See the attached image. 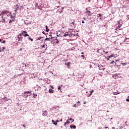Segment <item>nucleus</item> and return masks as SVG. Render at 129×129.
I'll return each instance as SVG.
<instances>
[{"label": "nucleus", "instance_id": "obj_44", "mask_svg": "<svg viewBox=\"0 0 129 129\" xmlns=\"http://www.w3.org/2000/svg\"><path fill=\"white\" fill-rule=\"evenodd\" d=\"M0 52H2V47H0Z\"/></svg>", "mask_w": 129, "mask_h": 129}, {"label": "nucleus", "instance_id": "obj_3", "mask_svg": "<svg viewBox=\"0 0 129 129\" xmlns=\"http://www.w3.org/2000/svg\"><path fill=\"white\" fill-rule=\"evenodd\" d=\"M18 41H20L22 42L23 41V37H22V34H19L18 35V37L17 38Z\"/></svg>", "mask_w": 129, "mask_h": 129}, {"label": "nucleus", "instance_id": "obj_50", "mask_svg": "<svg viewBox=\"0 0 129 129\" xmlns=\"http://www.w3.org/2000/svg\"><path fill=\"white\" fill-rule=\"evenodd\" d=\"M81 54H84V52H82Z\"/></svg>", "mask_w": 129, "mask_h": 129}, {"label": "nucleus", "instance_id": "obj_55", "mask_svg": "<svg viewBox=\"0 0 129 129\" xmlns=\"http://www.w3.org/2000/svg\"><path fill=\"white\" fill-rule=\"evenodd\" d=\"M62 119H61L60 120V121H62Z\"/></svg>", "mask_w": 129, "mask_h": 129}, {"label": "nucleus", "instance_id": "obj_32", "mask_svg": "<svg viewBox=\"0 0 129 129\" xmlns=\"http://www.w3.org/2000/svg\"><path fill=\"white\" fill-rule=\"evenodd\" d=\"M73 128H76V125H73Z\"/></svg>", "mask_w": 129, "mask_h": 129}, {"label": "nucleus", "instance_id": "obj_12", "mask_svg": "<svg viewBox=\"0 0 129 129\" xmlns=\"http://www.w3.org/2000/svg\"><path fill=\"white\" fill-rule=\"evenodd\" d=\"M28 39L29 40V41H31V42H33L34 41V39L31 38V37H30V35H29L28 36Z\"/></svg>", "mask_w": 129, "mask_h": 129}, {"label": "nucleus", "instance_id": "obj_15", "mask_svg": "<svg viewBox=\"0 0 129 129\" xmlns=\"http://www.w3.org/2000/svg\"><path fill=\"white\" fill-rule=\"evenodd\" d=\"M48 113V112L47 111H44V113H42V115H45V114H47Z\"/></svg>", "mask_w": 129, "mask_h": 129}, {"label": "nucleus", "instance_id": "obj_42", "mask_svg": "<svg viewBox=\"0 0 129 129\" xmlns=\"http://www.w3.org/2000/svg\"><path fill=\"white\" fill-rule=\"evenodd\" d=\"M42 34H43L44 35H45V32L43 31V32H42Z\"/></svg>", "mask_w": 129, "mask_h": 129}, {"label": "nucleus", "instance_id": "obj_10", "mask_svg": "<svg viewBox=\"0 0 129 129\" xmlns=\"http://www.w3.org/2000/svg\"><path fill=\"white\" fill-rule=\"evenodd\" d=\"M52 122L53 124H54L55 125H57V122L54 121V120H52Z\"/></svg>", "mask_w": 129, "mask_h": 129}, {"label": "nucleus", "instance_id": "obj_36", "mask_svg": "<svg viewBox=\"0 0 129 129\" xmlns=\"http://www.w3.org/2000/svg\"><path fill=\"white\" fill-rule=\"evenodd\" d=\"M126 122H127V121H126L125 122V125H126Z\"/></svg>", "mask_w": 129, "mask_h": 129}, {"label": "nucleus", "instance_id": "obj_40", "mask_svg": "<svg viewBox=\"0 0 129 129\" xmlns=\"http://www.w3.org/2000/svg\"><path fill=\"white\" fill-rule=\"evenodd\" d=\"M82 24H85V22H84V21H82Z\"/></svg>", "mask_w": 129, "mask_h": 129}, {"label": "nucleus", "instance_id": "obj_30", "mask_svg": "<svg viewBox=\"0 0 129 129\" xmlns=\"http://www.w3.org/2000/svg\"><path fill=\"white\" fill-rule=\"evenodd\" d=\"M41 39H43V37L38 38L37 40H41Z\"/></svg>", "mask_w": 129, "mask_h": 129}, {"label": "nucleus", "instance_id": "obj_20", "mask_svg": "<svg viewBox=\"0 0 129 129\" xmlns=\"http://www.w3.org/2000/svg\"><path fill=\"white\" fill-rule=\"evenodd\" d=\"M68 124H69V123H70V121H69V120H68L66 121V122Z\"/></svg>", "mask_w": 129, "mask_h": 129}, {"label": "nucleus", "instance_id": "obj_1", "mask_svg": "<svg viewBox=\"0 0 129 129\" xmlns=\"http://www.w3.org/2000/svg\"><path fill=\"white\" fill-rule=\"evenodd\" d=\"M31 93L30 92H25L24 93V97H25V98H26V97H28V96H30V95H31Z\"/></svg>", "mask_w": 129, "mask_h": 129}, {"label": "nucleus", "instance_id": "obj_41", "mask_svg": "<svg viewBox=\"0 0 129 129\" xmlns=\"http://www.w3.org/2000/svg\"><path fill=\"white\" fill-rule=\"evenodd\" d=\"M78 103H80L79 105H80V101H78Z\"/></svg>", "mask_w": 129, "mask_h": 129}, {"label": "nucleus", "instance_id": "obj_6", "mask_svg": "<svg viewBox=\"0 0 129 129\" xmlns=\"http://www.w3.org/2000/svg\"><path fill=\"white\" fill-rule=\"evenodd\" d=\"M8 13L7 11H3L1 14H0V16H2V15H6Z\"/></svg>", "mask_w": 129, "mask_h": 129}, {"label": "nucleus", "instance_id": "obj_16", "mask_svg": "<svg viewBox=\"0 0 129 129\" xmlns=\"http://www.w3.org/2000/svg\"><path fill=\"white\" fill-rule=\"evenodd\" d=\"M45 28L46 29V32H48L49 31H50V30L48 28V26H46Z\"/></svg>", "mask_w": 129, "mask_h": 129}, {"label": "nucleus", "instance_id": "obj_52", "mask_svg": "<svg viewBox=\"0 0 129 129\" xmlns=\"http://www.w3.org/2000/svg\"><path fill=\"white\" fill-rule=\"evenodd\" d=\"M3 41V40L0 39V42H2Z\"/></svg>", "mask_w": 129, "mask_h": 129}, {"label": "nucleus", "instance_id": "obj_48", "mask_svg": "<svg viewBox=\"0 0 129 129\" xmlns=\"http://www.w3.org/2000/svg\"><path fill=\"white\" fill-rule=\"evenodd\" d=\"M23 126H24V127H26V126L25 125V124L23 125Z\"/></svg>", "mask_w": 129, "mask_h": 129}, {"label": "nucleus", "instance_id": "obj_9", "mask_svg": "<svg viewBox=\"0 0 129 129\" xmlns=\"http://www.w3.org/2000/svg\"><path fill=\"white\" fill-rule=\"evenodd\" d=\"M49 93H54V90L49 89Z\"/></svg>", "mask_w": 129, "mask_h": 129}, {"label": "nucleus", "instance_id": "obj_11", "mask_svg": "<svg viewBox=\"0 0 129 129\" xmlns=\"http://www.w3.org/2000/svg\"><path fill=\"white\" fill-rule=\"evenodd\" d=\"M54 42L55 43V44H58L59 43V40L57 39H54Z\"/></svg>", "mask_w": 129, "mask_h": 129}, {"label": "nucleus", "instance_id": "obj_38", "mask_svg": "<svg viewBox=\"0 0 129 129\" xmlns=\"http://www.w3.org/2000/svg\"><path fill=\"white\" fill-rule=\"evenodd\" d=\"M42 48H45V45H43L42 46Z\"/></svg>", "mask_w": 129, "mask_h": 129}, {"label": "nucleus", "instance_id": "obj_7", "mask_svg": "<svg viewBox=\"0 0 129 129\" xmlns=\"http://www.w3.org/2000/svg\"><path fill=\"white\" fill-rule=\"evenodd\" d=\"M74 24H75V23L74 22H72L70 24V26H72V28H75V26L74 25Z\"/></svg>", "mask_w": 129, "mask_h": 129}, {"label": "nucleus", "instance_id": "obj_29", "mask_svg": "<svg viewBox=\"0 0 129 129\" xmlns=\"http://www.w3.org/2000/svg\"><path fill=\"white\" fill-rule=\"evenodd\" d=\"M98 16H99V17H102V16H101V14H98Z\"/></svg>", "mask_w": 129, "mask_h": 129}, {"label": "nucleus", "instance_id": "obj_22", "mask_svg": "<svg viewBox=\"0 0 129 129\" xmlns=\"http://www.w3.org/2000/svg\"><path fill=\"white\" fill-rule=\"evenodd\" d=\"M58 89L59 90H61V86H59L58 87Z\"/></svg>", "mask_w": 129, "mask_h": 129}, {"label": "nucleus", "instance_id": "obj_14", "mask_svg": "<svg viewBox=\"0 0 129 129\" xmlns=\"http://www.w3.org/2000/svg\"><path fill=\"white\" fill-rule=\"evenodd\" d=\"M122 66H125V65H127V64H129V62H125V63H122Z\"/></svg>", "mask_w": 129, "mask_h": 129}, {"label": "nucleus", "instance_id": "obj_34", "mask_svg": "<svg viewBox=\"0 0 129 129\" xmlns=\"http://www.w3.org/2000/svg\"><path fill=\"white\" fill-rule=\"evenodd\" d=\"M126 101H127V102H129V99H126Z\"/></svg>", "mask_w": 129, "mask_h": 129}, {"label": "nucleus", "instance_id": "obj_13", "mask_svg": "<svg viewBox=\"0 0 129 129\" xmlns=\"http://www.w3.org/2000/svg\"><path fill=\"white\" fill-rule=\"evenodd\" d=\"M78 106H79V104H75L74 105V107H78Z\"/></svg>", "mask_w": 129, "mask_h": 129}, {"label": "nucleus", "instance_id": "obj_56", "mask_svg": "<svg viewBox=\"0 0 129 129\" xmlns=\"http://www.w3.org/2000/svg\"><path fill=\"white\" fill-rule=\"evenodd\" d=\"M62 127H63L61 126V128H62Z\"/></svg>", "mask_w": 129, "mask_h": 129}, {"label": "nucleus", "instance_id": "obj_47", "mask_svg": "<svg viewBox=\"0 0 129 129\" xmlns=\"http://www.w3.org/2000/svg\"><path fill=\"white\" fill-rule=\"evenodd\" d=\"M84 104H86V102L85 101V102H84Z\"/></svg>", "mask_w": 129, "mask_h": 129}, {"label": "nucleus", "instance_id": "obj_33", "mask_svg": "<svg viewBox=\"0 0 129 129\" xmlns=\"http://www.w3.org/2000/svg\"><path fill=\"white\" fill-rule=\"evenodd\" d=\"M3 44H5V43H6V40H4L2 42Z\"/></svg>", "mask_w": 129, "mask_h": 129}, {"label": "nucleus", "instance_id": "obj_57", "mask_svg": "<svg viewBox=\"0 0 129 129\" xmlns=\"http://www.w3.org/2000/svg\"><path fill=\"white\" fill-rule=\"evenodd\" d=\"M86 93H88V92H86Z\"/></svg>", "mask_w": 129, "mask_h": 129}, {"label": "nucleus", "instance_id": "obj_39", "mask_svg": "<svg viewBox=\"0 0 129 129\" xmlns=\"http://www.w3.org/2000/svg\"><path fill=\"white\" fill-rule=\"evenodd\" d=\"M56 123H57V122H59V120H56Z\"/></svg>", "mask_w": 129, "mask_h": 129}, {"label": "nucleus", "instance_id": "obj_45", "mask_svg": "<svg viewBox=\"0 0 129 129\" xmlns=\"http://www.w3.org/2000/svg\"><path fill=\"white\" fill-rule=\"evenodd\" d=\"M97 52V53H99V49H98Z\"/></svg>", "mask_w": 129, "mask_h": 129}, {"label": "nucleus", "instance_id": "obj_43", "mask_svg": "<svg viewBox=\"0 0 129 129\" xmlns=\"http://www.w3.org/2000/svg\"><path fill=\"white\" fill-rule=\"evenodd\" d=\"M74 49H75V47H73V48H72V50H74Z\"/></svg>", "mask_w": 129, "mask_h": 129}, {"label": "nucleus", "instance_id": "obj_2", "mask_svg": "<svg viewBox=\"0 0 129 129\" xmlns=\"http://www.w3.org/2000/svg\"><path fill=\"white\" fill-rule=\"evenodd\" d=\"M23 37H29V34H27V32L26 31H22V33L21 34Z\"/></svg>", "mask_w": 129, "mask_h": 129}, {"label": "nucleus", "instance_id": "obj_54", "mask_svg": "<svg viewBox=\"0 0 129 129\" xmlns=\"http://www.w3.org/2000/svg\"><path fill=\"white\" fill-rule=\"evenodd\" d=\"M112 128H113V129H114V127H113Z\"/></svg>", "mask_w": 129, "mask_h": 129}, {"label": "nucleus", "instance_id": "obj_37", "mask_svg": "<svg viewBox=\"0 0 129 129\" xmlns=\"http://www.w3.org/2000/svg\"><path fill=\"white\" fill-rule=\"evenodd\" d=\"M87 13H91V12H90V11H88L87 12Z\"/></svg>", "mask_w": 129, "mask_h": 129}, {"label": "nucleus", "instance_id": "obj_24", "mask_svg": "<svg viewBox=\"0 0 129 129\" xmlns=\"http://www.w3.org/2000/svg\"><path fill=\"white\" fill-rule=\"evenodd\" d=\"M45 41H49V40H50V38H46Z\"/></svg>", "mask_w": 129, "mask_h": 129}, {"label": "nucleus", "instance_id": "obj_59", "mask_svg": "<svg viewBox=\"0 0 129 129\" xmlns=\"http://www.w3.org/2000/svg\"><path fill=\"white\" fill-rule=\"evenodd\" d=\"M73 22H75V20H73Z\"/></svg>", "mask_w": 129, "mask_h": 129}, {"label": "nucleus", "instance_id": "obj_21", "mask_svg": "<svg viewBox=\"0 0 129 129\" xmlns=\"http://www.w3.org/2000/svg\"><path fill=\"white\" fill-rule=\"evenodd\" d=\"M81 57L82 58H83V59H84V58H85V56H84V55H82Z\"/></svg>", "mask_w": 129, "mask_h": 129}, {"label": "nucleus", "instance_id": "obj_31", "mask_svg": "<svg viewBox=\"0 0 129 129\" xmlns=\"http://www.w3.org/2000/svg\"><path fill=\"white\" fill-rule=\"evenodd\" d=\"M22 65H24L26 67V66H27V64H26L25 63H22Z\"/></svg>", "mask_w": 129, "mask_h": 129}, {"label": "nucleus", "instance_id": "obj_60", "mask_svg": "<svg viewBox=\"0 0 129 129\" xmlns=\"http://www.w3.org/2000/svg\"><path fill=\"white\" fill-rule=\"evenodd\" d=\"M60 92H62V91H60Z\"/></svg>", "mask_w": 129, "mask_h": 129}, {"label": "nucleus", "instance_id": "obj_46", "mask_svg": "<svg viewBox=\"0 0 129 129\" xmlns=\"http://www.w3.org/2000/svg\"><path fill=\"white\" fill-rule=\"evenodd\" d=\"M83 19V20H86V19L85 18V17H84Z\"/></svg>", "mask_w": 129, "mask_h": 129}, {"label": "nucleus", "instance_id": "obj_5", "mask_svg": "<svg viewBox=\"0 0 129 129\" xmlns=\"http://www.w3.org/2000/svg\"><path fill=\"white\" fill-rule=\"evenodd\" d=\"M93 92H94V90H92L90 91V93L89 95H87V97H89V96H90L91 95H92V93H93Z\"/></svg>", "mask_w": 129, "mask_h": 129}, {"label": "nucleus", "instance_id": "obj_18", "mask_svg": "<svg viewBox=\"0 0 129 129\" xmlns=\"http://www.w3.org/2000/svg\"><path fill=\"white\" fill-rule=\"evenodd\" d=\"M5 49H6V47H3L2 50H1L2 52H5Z\"/></svg>", "mask_w": 129, "mask_h": 129}, {"label": "nucleus", "instance_id": "obj_28", "mask_svg": "<svg viewBox=\"0 0 129 129\" xmlns=\"http://www.w3.org/2000/svg\"><path fill=\"white\" fill-rule=\"evenodd\" d=\"M66 124H67V123L66 122H64V126L65 127H66Z\"/></svg>", "mask_w": 129, "mask_h": 129}, {"label": "nucleus", "instance_id": "obj_53", "mask_svg": "<svg viewBox=\"0 0 129 129\" xmlns=\"http://www.w3.org/2000/svg\"><path fill=\"white\" fill-rule=\"evenodd\" d=\"M87 95H89V94H87Z\"/></svg>", "mask_w": 129, "mask_h": 129}, {"label": "nucleus", "instance_id": "obj_58", "mask_svg": "<svg viewBox=\"0 0 129 129\" xmlns=\"http://www.w3.org/2000/svg\"><path fill=\"white\" fill-rule=\"evenodd\" d=\"M89 16H91V15H90V14H89Z\"/></svg>", "mask_w": 129, "mask_h": 129}, {"label": "nucleus", "instance_id": "obj_51", "mask_svg": "<svg viewBox=\"0 0 129 129\" xmlns=\"http://www.w3.org/2000/svg\"><path fill=\"white\" fill-rule=\"evenodd\" d=\"M36 96H37V95H36V96L34 95V98H36Z\"/></svg>", "mask_w": 129, "mask_h": 129}, {"label": "nucleus", "instance_id": "obj_4", "mask_svg": "<svg viewBox=\"0 0 129 129\" xmlns=\"http://www.w3.org/2000/svg\"><path fill=\"white\" fill-rule=\"evenodd\" d=\"M67 36H69V37H70V34H69L68 32H65V33L64 34V35H63V37H67Z\"/></svg>", "mask_w": 129, "mask_h": 129}, {"label": "nucleus", "instance_id": "obj_27", "mask_svg": "<svg viewBox=\"0 0 129 129\" xmlns=\"http://www.w3.org/2000/svg\"><path fill=\"white\" fill-rule=\"evenodd\" d=\"M70 120H72V121H73H73H74V119H73V120H72V118H70Z\"/></svg>", "mask_w": 129, "mask_h": 129}, {"label": "nucleus", "instance_id": "obj_49", "mask_svg": "<svg viewBox=\"0 0 129 129\" xmlns=\"http://www.w3.org/2000/svg\"><path fill=\"white\" fill-rule=\"evenodd\" d=\"M105 129H106V128H108V127H104Z\"/></svg>", "mask_w": 129, "mask_h": 129}, {"label": "nucleus", "instance_id": "obj_25", "mask_svg": "<svg viewBox=\"0 0 129 129\" xmlns=\"http://www.w3.org/2000/svg\"><path fill=\"white\" fill-rule=\"evenodd\" d=\"M113 63H114V61H112L110 64H113Z\"/></svg>", "mask_w": 129, "mask_h": 129}, {"label": "nucleus", "instance_id": "obj_19", "mask_svg": "<svg viewBox=\"0 0 129 129\" xmlns=\"http://www.w3.org/2000/svg\"><path fill=\"white\" fill-rule=\"evenodd\" d=\"M12 22H15V20H10V21H9V24H11V23Z\"/></svg>", "mask_w": 129, "mask_h": 129}, {"label": "nucleus", "instance_id": "obj_8", "mask_svg": "<svg viewBox=\"0 0 129 129\" xmlns=\"http://www.w3.org/2000/svg\"><path fill=\"white\" fill-rule=\"evenodd\" d=\"M99 69L100 70H102V71H104V70H105V69H104L102 68V67H100L99 66Z\"/></svg>", "mask_w": 129, "mask_h": 129}, {"label": "nucleus", "instance_id": "obj_17", "mask_svg": "<svg viewBox=\"0 0 129 129\" xmlns=\"http://www.w3.org/2000/svg\"><path fill=\"white\" fill-rule=\"evenodd\" d=\"M66 65H67L68 68H69V67H70V62H68V63L66 64Z\"/></svg>", "mask_w": 129, "mask_h": 129}, {"label": "nucleus", "instance_id": "obj_23", "mask_svg": "<svg viewBox=\"0 0 129 129\" xmlns=\"http://www.w3.org/2000/svg\"><path fill=\"white\" fill-rule=\"evenodd\" d=\"M3 20H4V22H6L5 20V17H4V16H2Z\"/></svg>", "mask_w": 129, "mask_h": 129}, {"label": "nucleus", "instance_id": "obj_35", "mask_svg": "<svg viewBox=\"0 0 129 129\" xmlns=\"http://www.w3.org/2000/svg\"><path fill=\"white\" fill-rule=\"evenodd\" d=\"M70 127H71V128H72V127H73V126L72 125H71Z\"/></svg>", "mask_w": 129, "mask_h": 129}, {"label": "nucleus", "instance_id": "obj_26", "mask_svg": "<svg viewBox=\"0 0 129 129\" xmlns=\"http://www.w3.org/2000/svg\"><path fill=\"white\" fill-rule=\"evenodd\" d=\"M4 101H8L7 98H4Z\"/></svg>", "mask_w": 129, "mask_h": 129}]
</instances>
